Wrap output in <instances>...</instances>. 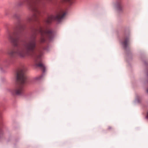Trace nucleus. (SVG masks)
I'll list each match as a JSON object with an SVG mask.
<instances>
[{
    "instance_id": "1",
    "label": "nucleus",
    "mask_w": 148,
    "mask_h": 148,
    "mask_svg": "<svg viewBox=\"0 0 148 148\" xmlns=\"http://www.w3.org/2000/svg\"><path fill=\"white\" fill-rule=\"evenodd\" d=\"M25 27L21 23H18L14 32L9 33L8 38L15 47L9 50L8 53L12 57H18L24 58L27 55L33 56L35 64L43 71H45V67L42 63V56L43 50H47V47H45L42 44L45 42L46 40H51L53 38L52 32L48 28L44 29L40 25L31 27L32 35L29 42L21 44L19 41L21 34Z\"/></svg>"
},
{
    "instance_id": "2",
    "label": "nucleus",
    "mask_w": 148,
    "mask_h": 148,
    "mask_svg": "<svg viewBox=\"0 0 148 148\" xmlns=\"http://www.w3.org/2000/svg\"><path fill=\"white\" fill-rule=\"evenodd\" d=\"M51 0H22L18 3V5L21 6L27 4L29 9L34 12L32 16H28L27 21L29 23L33 21L37 22L40 12L38 8L39 7L44 5L46 3L51 2Z\"/></svg>"
},
{
    "instance_id": "3",
    "label": "nucleus",
    "mask_w": 148,
    "mask_h": 148,
    "mask_svg": "<svg viewBox=\"0 0 148 148\" xmlns=\"http://www.w3.org/2000/svg\"><path fill=\"white\" fill-rule=\"evenodd\" d=\"M26 70V67L23 66L17 73V84L11 91V92L13 94L20 95L23 94L24 92V85L27 82V78L25 74Z\"/></svg>"
},
{
    "instance_id": "4",
    "label": "nucleus",
    "mask_w": 148,
    "mask_h": 148,
    "mask_svg": "<svg viewBox=\"0 0 148 148\" xmlns=\"http://www.w3.org/2000/svg\"><path fill=\"white\" fill-rule=\"evenodd\" d=\"M66 14L67 12L66 10H60L54 14L49 16L45 20V22L49 24L53 21H55L59 23L64 19Z\"/></svg>"
},
{
    "instance_id": "5",
    "label": "nucleus",
    "mask_w": 148,
    "mask_h": 148,
    "mask_svg": "<svg viewBox=\"0 0 148 148\" xmlns=\"http://www.w3.org/2000/svg\"><path fill=\"white\" fill-rule=\"evenodd\" d=\"M129 41V38H126L124 39V41L123 42V45L125 48H126L127 47Z\"/></svg>"
},
{
    "instance_id": "6",
    "label": "nucleus",
    "mask_w": 148,
    "mask_h": 148,
    "mask_svg": "<svg viewBox=\"0 0 148 148\" xmlns=\"http://www.w3.org/2000/svg\"><path fill=\"white\" fill-rule=\"evenodd\" d=\"M117 9L119 12H122L123 10V7L121 3H119L117 5Z\"/></svg>"
},
{
    "instance_id": "7",
    "label": "nucleus",
    "mask_w": 148,
    "mask_h": 148,
    "mask_svg": "<svg viewBox=\"0 0 148 148\" xmlns=\"http://www.w3.org/2000/svg\"><path fill=\"white\" fill-rule=\"evenodd\" d=\"M63 1L68 2L70 5L73 4L74 2V0H62Z\"/></svg>"
},
{
    "instance_id": "8",
    "label": "nucleus",
    "mask_w": 148,
    "mask_h": 148,
    "mask_svg": "<svg viewBox=\"0 0 148 148\" xmlns=\"http://www.w3.org/2000/svg\"><path fill=\"white\" fill-rule=\"evenodd\" d=\"M42 75H40V76H37L36 77L35 79H36L37 80H39L40 79H41V78H42Z\"/></svg>"
},
{
    "instance_id": "9",
    "label": "nucleus",
    "mask_w": 148,
    "mask_h": 148,
    "mask_svg": "<svg viewBox=\"0 0 148 148\" xmlns=\"http://www.w3.org/2000/svg\"><path fill=\"white\" fill-rule=\"evenodd\" d=\"M2 134H3V132L0 129V136L2 135Z\"/></svg>"
},
{
    "instance_id": "10",
    "label": "nucleus",
    "mask_w": 148,
    "mask_h": 148,
    "mask_svg": "<svg viewBox=\"0 0 148 148\" xmlns=\"http://www.w3.org/2000/svg\"><path fill=\"white\" fill-rule=\"evenodd\" d=\"M109 129H111V128H112V127H109Z\"/></svg>"
},
{
    "instance_id": "11",
    "label": "nucleus",
    "mask_w": 148,
    "mask_h": 148,
    "mask_svg": "<svg viewBox=\"0 0 148 148\" xmlns=\"http://www.w3.org/2000/svg\"><path fill=\"white\" fill-rule=\"evenodd\" d=\"M147 116L148 118V112H147Z\"/></svg>"
},
{
    "instance_id": "12",
    "label": "nucleus",
    "mask_w": 148,
    "mask_h": 148,
    "mask_svg": "<svg viewBox=\"0 0 148 148\" xmlns=\"http://www.w3.org/2000/svg\"><path fill=\"white\" fill-rule=\"evenodd\" d=\"M147 92H148V89L147 90Z\"/></svg>"
}]
</instances>
